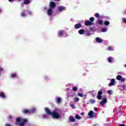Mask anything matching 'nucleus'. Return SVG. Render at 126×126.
Masks as SVG:
<instances>
[{
    "mask_svg": "<svg viewBox=\"0 0 126 126\" xmlns=\"http://www.w3.org/2000/svg\"><path fill=\"white\" fill-rule=\"evenodd\" d=\"M45 111L48 116H52L53 119L61 118V114L57 112V111H56L51 112V111L49 109H48V107H46L45 108Z\"/></svg>",
    "mask_w": 126,
    "mask_h": 126,
    "instance_id": "1",
    "label": "nucleus"
},
{
    "mask_svg": "<svg viewBox=\"0 0 126 126\" xmlns=\"http://www.w3.org/2000/svg\"><path fill=\"white\" fill-rule=\"evenodd\" d=\"M28 123V120L27 119H21L20 117H18L16 119L15 125L16 126L19 125V126H25L26 123Z\"/></svg>",
    "mask_w": 126,
    "mask_h": 126,
    "instance_id": "2",
    "label": "nucleus"
},
{
    "mask_svg": "<svg viewBox=\"0 0 126 126\" xmlns=\"http://www.w3.org/2000/svg\"><path fill=\"white\" fill-rule=\"evenodd\" d=\"M117 80H120L121 81H122V82H124V81H125L126 78L123 77L121 75H118L116 77Z\"/></svg>",
    "mask_w": 126,
    "mask_h": 126,
    "instance_id": "3",
    "label": "nucleus"
},
{
    "mask_svg": "<svg viewBox=\"0 0 126 126\" xmlns=\"http://www.w3.org/2000/svg\"><path fill=\"white\" fill-rule=\"evenodd\" d=\"M49 7L52 9L55 8V7H56V3L54 2H50L49 3Z\"/></svg>",
    "mask_w": 126,
    "mask_h": 126,
    "instance_id": "4",
    "label": "nucleus"
},
{
    "mask_svg": "<svg viewBox=\"0 0 126 126\" xmlns=\"http://www.w3.org/2000/svg\"><path fill=\"white\" fill-rule=\"evenodd\" d=\"M94 115H95V113L93 112V111H91L88 113V116H89L91 119L92 118H94Z\"/></svg>",
    "mask_w": 126,
    "mask_h": 126,
    "instance_id": "5",
    "label": "nucleus"
},
{
    "mask_svg": "<svg viewBox=\"0 0 126 126\" xmlns=\"http://www.w3.org/2000/svg\"><path fill=\"white\" fill-rule=\"evenodd\" d=\"M102 94H103V92L102 91L98 92V95L97 96V98L98 100H101V99H102Z\"/></svg>",
    "mask_w": 126,
    "mask_h": 126,
    "instance_id": "6",
    "label": "nucleus"
},
{
    "mask_svg": "<svg viewBox=\"0 0 126 126\" xmlns=\"http://www.w3.org/2000/svg\"><path fill=\"white\" fill-rule=\"evenodd\" d=\"M0 97L2 99H5V98H6V95H5V94H4V92L0 93Z\"/></svg>",
    "mask_w": 126,
    "mask_h": 126,
    "instance_id": "7",
    "label": "nucleus"
},
{
    "mask_svg": "<svg viewBox=\"0 0 126 126\" xmlns=\"http://www.w3.org/2000/svg\"><path fill=\"white\" fill-rule=\"evenodd\" d=\"M22 113L23 114H31L30 113V110H29L27 109H25L23 110Z\"/></svg>",
    "mask_w": 126,
    "mask_h": 126,
    "instance_id": "8",
    "label": "nucleus"
},
{
    "mask_svg": "<svg viewBox=\"0 0 126 126\" xmlns=\"http://www.w3.org/2000/svg\"><path fill=\"white\" fill-rule=\"evenodd\" d=\"M107 102V98H104L103 99L102 101L100 102L101 106H103L104 104Z\"/></svg>",
    "mask_w": 126,
    "mask_h": 126,
    "instance_id": "9",
    "label": "nucleus"
},
{
    "mask_svg": "<svg viewBox=\"0 0 126 126\" xmlns=\"http://www.w3.org/2000/svg\"><path fill=\"white\" fill-rule=\"evenodd\" d=\"M52 13H53V10L52 8H50L49 9H48L47 11V15H48L49 16H51L52 15Z\"/></svg>",
    "mask_w": 126,
    "mask_h": 126,
    "instance_id": "10",
    "label": "nucleus"
},
{
    "mask_svg": "<svg viewBox=\"0 0 126 126\" xmlns=\"http://www.w3.org/2000/svg\"><path fill=\"white\" fill-rule=\"evenodd\" d=\"M113 85H115V79H111V83L109 84V86H113Z\"/></svg>",
    "mask_w": 126,
    "mask_h": 126,
    "instance_id": "11",
    "label": "nucleus"
},
{
    "mask_svg": "<svg viewBox=\"0 0 126 126\" xmlns=\"http://www.w3.org/2000/svg\"><path fill=\"white\" fill-rule=\"evenodd\" d=\"M69 121L71 122V123H74V122H75V119L72 116H70Z\"/></svg>",
    "mask_w": 126,
    "mask_h": 126,
    "instance_id": "12",
    "label": "nucleus"
},
{
    "mask_svg": "<svg viewBox=\"0 0 126 126\" xmlns=\"http://www.w3.org/2000/svg\"><path fill=\"white\" fill-rule=\"evenodd\" d=\"M30 0H24V1H23L24 4H26V5L29 4V3H30L31 2Z\"/></svg>",
    "mask_w": 126,
    "mask_h": 126,
    "instance_id": "13",
    "label": "nucleus"
},
{
    "mask_svg": "<svg viewBox=\"0 0 126 126\" xmlns=\"http://www.w3.org/2000/svg\"><path fill=\"white\" fill-rule=\"evenodd\" d=\"M85 25L87 26V25H92V22H90L89 21H86L85 22Z\"/></svg>",
    "mask_w": 126,
    "mask_h": 126,
    "instance_id": "14",
    "label": "nucleus"
},
{
    "mask_svg": "<svg viewBox=\"0 0 126 126\" xmlns=\"http://www.w3.org/2000/svg\"><path fill=\"white\" fill-rule=\"evenodd\" d=\"M61 102H62V98H61V97L56 98V103H57V104H60Z\"/></svg>",
    "mask_w": 126,
    "mask_h": 126,
    "instance_id": "15",
    "label": "nucleus"
},
{
    "mask_svg": "<svg viewBox=\"0 0 126 126\" xmlns=\"http://www.w3.org/2000/svg\"><path fill=\"white\" fill-rule=\"evenodd\" d=\"M96 42H97V43H101V42L103 41V40H102V39L99 38V37H96L95 39Z\"/></svg>",
    "mask_w": 126,
    "mask_h": 126,
    "instance_id": "16",
    "label": "nucleus"
},
{
    "mask_svg": "<svg viewBox=\"0 0 126 126\" xmlns=\"http://www.w3.org/2000/svg\"><path fill=\"white\" fill-rule=\"evenodd\" d=\"M35 112H36V109H35V108L30 110V114H33V113H35Z\"/></svg>",
    "mask_w": 126,
    "mask_h": 126,
    "instance_id": "17",
    "label": "nucleus"
},
{
    "mask_svg": "<svg viewBox=\"0 0 126 126\" xmlns=\"http://www.w3.org/2000/svg\"><path fill=\"white\" fill-rule=\"evenodd\" d=\"M80 27H81L80 24H77L75 25V28H76V29H78V28H80Z\"/></svg>",
    "mask_w": 126,
    "mask_h": 126,
    "instance_id": "18",
    "label": "nucleus"
},
{
    "mask_svg": "<svg viewBox=\"0 0 126 126\" xmlns=\"http://www.w3.org/2000/svg\"><path fill=\"white\" fill-rule=\"evenodd\" d=\"M84 32L85 31L84 30H80L78 31L79 33L81 35H82V34H84Z\"/></svg>",
    "mask_w": 126,
    "mask_h": 126,
    "instance_id": "19",
    "label": "nucleus"
},
{
    "mask_svg": "<svg viewBox=\"0 0 126 126\" xmlns=\"http://www.w3.org/2000/svg\"><path fill=\"white\" fill-rule=\"evenodd\" d=\"M16 76H17V75H16V73H12L11 74V77L12 78H14V77H16Z\"/></svg>",
    "mask_w": 126,
    "mask_h": 126,
    "instance_id": "20",
    "label": "nucleus"
},
{
    "mask_svg": "<svg viewBox=\"0 0 126 126\" xmlns=\"http://www.w3.org/2000/svg\"><path fill=\"white\" fill-rule=\"evenodd\" d=\"M21 16H22V17H25V16H26V14H25L24 12L22 11L21 13Z\"/></svg>",
    "mask_w": 126,
    "mask_h": 126,
    "instance_id": "21",
    "label": "nucleus"
},
{
    "mask_svg": "<svg viewBox=\"0 0 126 126\" xmlns=\"http://www.w3.org/2000/svg\"><path fill=\"white\" fill-rule=\"evenodd\" d=\"M108 61L109 63H112V62H113V58L112 57H109Z\"/></svg>",
    "mask_w": 126,
    "mask_h": 126,
    "instance_id": "22",
    "label": "nucleus"
},
{
    "mask_svg": "<svg viewBox=\"0 0 126 126\" xmlns=\"http://www.w3.org/2000/svg\"><path fill=\"white\" fill-rule=\"evenodd\" d=\"M107 93L108 94H109V95H112V94H113V91L112 90H109L107 92Z\"/></svg>",
    "mask_w": 126,
    "mask_h": 126,
    "instance_id": "23",
    "label": "nucleus"
},
{
    "mask_svg": "<svg viewBox=\"0 0 126 126\" xmlns=\"http://www.w3.org/2000/svg\"><path fill=\"white\" fill-rule=\"evenodd\" d=\"M108 50L109 51H114V48L112 46H109L108 47Z\"/></svg>",
    "mask_w": 126,
    "mask_h": 126,
    "instance_id": "24",
    "label": "nucleus"
},
{
    "mask_svg": "<svg viewBox=\"0 0 126 126\" xmlns=\"http://www.w3.org/2000/svg\"><path fill=\"white\" fill-rule=\"evenodd\" d=\"M62 35H63V31H60L59 32L58 35L59 36H62Z\"/></svg>",
    "mask_w": 126,
    "mask_h": 126,
    "instance_id": "25",
    "label": "nucleus"
},
{
    "mask_svg": "<svg viewBox=\"0 0 126 126\" xmlns=\"http://www.w3.org/2000/svg\"><path fill=\"white\" fill-rule=\"evenodd\" d=\"M97 21H98L99 24H100V25H102V24H103V21L98 19Z\"/></svg>",
    "mask_w": 126,
    "mask_h": 126,
    "instance_id": "26",
    "label": "nucleus"
},
{
    "mask_svg": "<svg viewBox=\"0 0 126 126\" xmlns=\"http://www.w3.org/2000/svg\"><path fill=\"white\" fill-rule=\"evenodd\" d=\"M75 118L77 119V120H81V117H80L79 115H76Z\"/></svg>",
    "mask_w": 126,
    "mask_h": 126,
    "instance_id": "27",
    "label": "nucleus"
},
{
    "mask_svg": "<svg viewBox=\"0 0 126 126\" xmlns=\"http://www.w3.org/2000/svg\"><path fill=\"white\" fill-rule=\"evenodd\" d=\"M94 16H95V17H96L97 18H99V17H100V15L99 14V13H96L94 14Z\"/></svg>",
    "mask_w": 126,
    "mask_h": 126,
    "instance_id": "28",
    "label": "nucleus"
},
{
    "mask_svg": "<svg viewBox=\"0 0 126 126\" xmlns=\"http://www.w3.org/2000/svg\"><path fill=\"white\" fill-rule=\"evenodd\" d=\"M58 10H59V11H60V12L63 11V7H58Z\"/></svg>",
    "mask_w": 126,
    "mask_h": 126,
    "instance_id": "29",
    "label": "nucleus"
},
{
    "mask_svg": "<svg viewBox=\"0 0 126 126\" xmlns=\"http://www.w3.org/2000/svg\"><path fill=\"white\" fill-rule=\"evenodd\" d=\"M90 102L92 103V104H94V103H95V101L94 99H91Z\"/></svg>",
    "mask_w": 126,
    "mask_h": 126,
    "instance_id": "30",
    "label": "nucleus"
},
{
    "mask_svg": "<svg viewBox=\"0 0 126 126\" xmlns=\"http://www.w3.org/2000/svg\"><path fill=\"white\" fill-rule=\"evenodd\" d=\"M104 24L107 26L109 25V24H110V23L109 22V21H104Z\"/></svg>",
    "mask_w": 126,
    "mask_h": 126,
    "instance_id": "31",
    "label": "nucleus"
},
{
    "mask_svg": "<svg viewBox=\"0 0 126 126\" xmlns=\"http://www.w3.org/2000/svg\"><path fill=\"white\" fill-rule=\"evenodd\" d=\"M102 32H107V29L106 28H102L101 30Z\"/></svg>",
    "mask_w": 126,
    "mask_h": 126,
    "instance_id": "32",
    "label": "nucleus"
},
{
    "mask_svg": "<svg viewBox=\"0 0 126 126\" xmlns=\"http://www.w3.org/2000/svg\"><path fill=\"white\" fill-rule=\"evenodd\" d=\"M75 102H78V101H79V98L75 97Z\"/></svg>",
    "mask_w": 126,
    "mask_h": 126,
    "instance_id": "33",
    "label": "nucleus"
},
{
    "mask_svg": "<svg viewBox=\"0 0 126 126\" xmlns=\"http://www.w3.org/2000/svg\"><path fill=\"white\" fill-rule=\"evenodd\" d=\"M90 21H94V17H91L90 18Z\"/></svg>",
    "mask_w": 126,
    "mask_h": 126,
    "instance_id": "34",
    "label": "nucleus"
},
{
    "mask_svg": "<svg viewBox=\"0 0 126 126\" xmlns=\"http://www.w3.org/2000/svg\"><path fill=\"white\" fill-rule=\"evenodd\" d=\"M78 96H80V97H83V94H82L78 93Z\"/></svg>",
    "mask_w": 126,
    "mask_h": 126,
    "instance_id": "35",
    "label": "nucleus"
},
{
    "mask_svg": "<svg viewBox=\"0 0 126 126\" xmlns=\"http://www.w3.org/2000/svg\"><path fill=\"white\" fill-rule=\"evenodd\" d=\"M77 90V88H76V87L73 88V91H76Z\"/></svg>",
    "mask_w": 126,
    "mask_h": 126,
    "instance_id": "36",
    "label": "nucleus"
},
{
    "mask_svg": "<svg viewBox=\"0 0 126 126\" xmlns=\"http://www.w3.org/2000/svg\"><path fill=\"white\" fill-rule=\"evenodd\" d=\"M71 107L73 109H75V106L74 105H73V104H71Z\"/></svg>",
    "mask_w": 126,
    "mask_h": 126,
    "instance_id": "37",
    "label": "nucleus"
},
{
    "mask_svg": "<svg viewBox=\"0 0 126 126\" xmlns=\"http://www.w3.org/2000/svg\"><path fill=\"white\" fill-rule=\"evenodd\" d=\"M8 119H9V120L12 119V116L11 115H9L8 117Z\"/></svg>",
    "mask_w": 126,
    "mask_h": 126,
    "instance_id": "38",
    "label": "nucleus"
},
{
    "mask_svg": "<svg viewBox=\"0 0 126 126\" xmlns=\"http://www.w3.org/2000/svg\"><path fill=\"white\" fill-rule=\"evenodd\" d=\"M5 126H11V125H9L8 123H6L5 125Z\"/></svg>",
    "mask_w": 126,
    "mask_h": 126,
    "instance_id": "39",
    "label": "nucleus"
},
{
    "mask_svg": "<svg viewBox=\"0 0 126 126\" xmlns=\"http://www.w3.org/2000/svg\"><path fill=\"white\" fill-rule=\"evenodd\" d=\"M123 22H125V23H126V18L123 19Z\"/></svg>",
    "mask_w": 126,
    "mask_h": 126,
    "instance_id": "40",
    "label": "nucleus"
},
{
    "mask_svg": "<svg viewBox=\"0 0 126 126\" xmlns=\"http://www.w3.org/2000/svg\"><path fill=\"white\" fill-rule=\"evenodd\" d=\"M28 14H29L30 15H31V12L30 11H28Z\"/></svg>",
    "mask_w": 126,
    "mask_h": 126,
    "instance_id": "41",
    "label": "nucleus"
},
{
    "mask_svg": "<svg viewBox=\"0 0 126 126\" xmlns=\"http://www.w3.org/2000/svg\"><path fill=\"white\" fill-rule=\"evenodd\" d=\"M94 111H97V107H94Z\"/></svg>",
    "mask_w": 126,
    "mask_h": 126,
    "instance_id": "42",
    "label": "nucleus"
},
{
    "mask_svg": "<svg viewBox=\"0 0 126 126\" xmlns=\"http://www.w3.org/2000/svg\"><path fill=\"white\" fill-rule=\"evenodd\" d=\"M119 126H125L124 125H123V124H120L119 125Z\"/></svg>",
    "mask_w": 126,
    "mask_h": 126,
    "instance_id": "43",
    "label": "nucleus"
},
{
    "mask_svg": "<svg viewBox=\"0 0 126 126\" xmlns=\"http://www.w3.org/2000/svg\"><path fill=\"white\" fill-rule=\"evenodd\" d=\"M87 36H90V32H88L87 34Z\"/></svg>",
    "mask_w": 126,
    "mask_h": 126,
    "instance_id": "44",
    "label": "nucleus"
},
{
    "mask_svg": "<svg viewBox=\"0 0 126 126\" xmlns=\"http://www.w3.org/2000/svg\"><path fill=\"white\" fill-rule=\"evenodd\" d=\"M81 115L82 116H83V115H84V113H81Z\"/></svg>",
    "mask_w": 126,
    "mask_h": 126,
    "instance_id": "45",
    "label": "nucleus"
},
{
    "mask_svg": "<svg viewBox=\"0 0 126 126\" xmlns=\"http://www.w3.org/2000/svg\"><path fill=\"white\" fill-rule=\"evenodd\" d=\"M13 0H9V1L11 2V1H13Z\"/></svg>",
    "mask_w": 126,
    "mask_h": 126,
    "instance_id": "46",
    "label": "nucleus"
},
{
    "mask_svg": "<svg viewBox=\"0 0 126 126\" xmlns=\"http://www.w3.org/2000/svg\"><path fill=\"white\" fill-rule=\"evenodd\" d=\"M44 9H47V8H46V7H45V8H44Z\"/></svg>",
    "mask_w": 126,
    "mask_h": 126,
    "instance_id": "47",
    "label": "nucleus"
},
{
    "mask_svg": "<svg viewBox=\"0 0 126 126\" xmlns=\"http://www.w3.org/2000/svg\"><path fill=\"white\" fill-rule=\"evenodd\" d=\"M45 79H47V77H45Z\"/></svg>",
    "mask_w": 126,
    "mask_h": 126,
    "instance_id": "48",
    "label": "nucleus"
},
{
    "mask_svg": "<svg viewBox=\"0 0 126 126\" xmlns=\"http://www.w3.org/2000/svg\"><path fill=\"white\" fill-rule=\"evenodd\" d=\"M125 67H126V65H125Z\"/></svg>",
    "mask_w": 126,
    "mask_h": 126,
    "instance_id": "49",
    "label": "nucleus"
}]
</instances>
